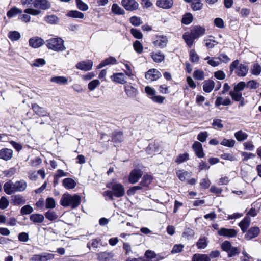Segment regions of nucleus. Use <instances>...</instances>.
<instances>
[{
	"label": "nucleus",
	"instance_id": "f257e3e1",
	"mask_svg": "<svg viewBox=\"0 0 261 261\" xmlns=\"http://www.w3.org/2000/svg\"><path fill=\"white\" fill-rule=\"evenodd\" d=\"M81 200V197L77 194L71 195L68 193H65L62 196L60 202L63 206H70L74 209L80 205Z\"/></svg>",
	"mask_w": 261,
	"mask_h": 261
},
{
	"label": "nucleus",
	"instance_id": "f03ea898",
	"mask_svg": "<svg viewBox=\"0 0 261 261\" xmlns=\"http://www.w3.org/2000/svg\"><path fill=\"white\" fill-rule=\"evenodd\" d=\"M229 69L230 74L234 71V73L237 76L244 77L247 74L249 68L244 64H240L239 60L237 59L230 65Z\"/></svg>",
	"mask_w": 261,
	"mask_h": 261
},
{
	"label": "nucleus",
	"instance_id": "7ed1b4c3",
	"mask_svg": "<svg viewBox=\"0 0 261 261\" xmlns=\"http://www.w3.org/2000/svg\"><path fill=\"white\" fill-rule=\"evenodd\" d=\"M64 40L60 37L50 38L46 41V46L49 49L55 51H63L66 49Z\"/></svg>",
	"mask_w": 261,
	"mask_h": 261
},
{
	"label": "nucleus",
	"instance_id": "20e7f679",
	"mask_svg": "<svg viewBox=\"0 0 261 261\" xmlns=\"http://www.w3.org/2000/svg\"><path fill=\"white\" fill-rule=\"evenodd\" d=\"M106 187L111 189L113 195L116 198H121L125 195L124 187L120 183L109 182L107 184Z\"/></svg>",
	"mask_w": 261,
	"mask_h": 261
},
{
	"label": "nucleus",
	"instance_id": "39448f33",
	"mask_svg": "<svg viewBox=\"0 0 261 261\" xmlns=\"http://www.w3.org/2000/svg\"><path fill=\"white\" fill-rule=\"evenodd\" d=\"M121 5L128 11H133L139 8V4L135 0H122Z\"/></svg>",
	"mask_w": 261,
	"mask_h": 261
},
{
	"label": "nucleus",
	"instance_id": "423d86ee",
	"mask_svg": "<svg viewBox=\"0 0 261 261\" xmlns=\"http://www.w3.org/2000/svg\"><path fill=\"white\" fill-rule=\"evenodd\" d=\"M217 233L220 236H223L227 238H231L236 237L237 235L238 232L234 229L221 228L218 231Z\"/></svg>",
	"mask_w": 261,
	"mask_h": 261
},
{
	"label": "nucleus",
	"instance_id": "0eeeda50",
	"mask_svg": "<svg viewBox=\"0 0 261 261\" xmlns=\"http://www.w3.org/2000/svg\"><path fill=\"white\" fill-rule=\"evenodd\" d=\"M142 176V171L140 169H135L130 172L128 177V181L130 184H135L138 181Z\"/></svg>",
	"mask_w": 261,
	"mask_h": 261
},
{
	"label": "nucleus",
	"instance_id": "6e6552de",
	"mask_svg": "<svg viewBox=\"0 0 261 261\" xmlns=\"http://www.w3.org/2000/svg\"><path fill=\"white\" fill-rule=\"evenodd\" d=\"M245 232L246 233L244 236L245 239L246 240H251L259 235L260 229L257 226L252 227Z\"/></svg>",
	"mask_w": 261,
	"mask_h": 261
},
{
	"label": "nucleus",
	"instance_id": "1a4fd4ad",
	"mask_svg": "<svg viewBox=\"0 0 261 261\" xmlns=\"http://www.w3.org/2000/svg\"><path fill=\"white\" fill-rule=\"evenodd\" d=\"M124 91L128 97L135 98L139 93L138 89L130 84L124 86Z\"/></svg>",
	"mask_w": 261,
	"mask_h": 261
},
{
	"label": "nucleus",
	"instance_id": "9d476101",
	"mask_svg": "<svg viewBox=\"0 0 261 261\" xmlns=\"http://www.w3.org/2000/svg\"><path fill=\"white\" fill-rule=\"evenodd\" d=\"M161 76V73L156 69H150L145 74V78L150 81H156Z\"/></svg>",
	"mask_w": 261,
	"mask_h": 261
},
{
	"label": "nucleus",
	"instance_id": "9b49d317",
	"mask_svg": "<svg viewBox=\"0 0 261 261\" xmlns=\"http://www.w3.org/2000/svg\"><path fill=\"white\" fill-rule=\"evenodd\" d=\"M29 45L34 48H37L42 46L45 42L43 39L39 37H34L29 40Z\"/></svg>",
	"mask_w": 261,
	"mask_h": 261
},
{
	"label": "nucleus",
	"instance_id": "f8f14e48",
	"mask_svg": "<svg viewBox=\"0 0 261 261\" xmlns=\"http://www.w3.org/2000/svg\"><path fill=\"white\" fill-rule=\"evenodd\" d=\"M93 66V62L91 60L83 61L79 62L76 65V67L81 70L85 71L90 70Z\"/></svg>",
	"mask_w": 261,
	"mask_h": 261
},
{
	"label": "nucleus",
	"instance_id": "ddd939ff",
	"mask_svg": "<svg viewBox=\"0 0 261 261\" xmlns=\"http://www.w3.org/2000/svg\"><path fill=\"white\" fill-rule=\"evenodd\" d=\"M32 108L33 111L40 117H45L49 116V113L47 112L45 108L40 107L36 103L32 104Z\"/></svg>",
	"mask_w": 261,
	"mask_h": 261
},
{
	"label": "nucleus",
	"instance_id": "4468645a",
	"mask_svg": "<svg viewBox=\"0 0 261 261\" xmlns=\"http://www.w3.org/2000/svg\"><path fill=\"white\" fill-rule=\"evenodd\" d=\"M168 42V39L166 36H159L156 37L155 40L153 41L154 46L163 48L166 46Z\"/></svg>",
	"mask_w": 261,
	"mask_h": 261
},
{
	"label": "nucleus",
	"instance_id": "2eb2a0df",
	"mask_svg": "<svg viewBox=\"0 0 261 261\" xmlns=\"http://www.w3.org/2000/svg\"><path fill=\"white\" fill-rule=\"evenodd\" d=\"M192 148L198 158H201L204 157V153L203 152L202 146L201 143L198 141H195L192 145Z\"/></svg>",
	"mask_w": 261,
	"mask_h": 261
},
{
	"label": "nucleus",
	"instance_id": "dca6fc26",
	"mask_svg": "<svg viewBox=\"0 0 261 261\" xmlns=\"http://www.w3.org/2000/svg\"><path fill=\"white\" fill-rule=\"evenodd\" d=\"M173 5V0H157L156 5L161 8L168 9L171 8Z\"/></svg>",
	"mask_w": 261,
	"mask_h": 261
},
{
	"label": "nucleus",
	"instance_id": "f3484780",
	"mask_svg": "<svg viewBox=\"0 0 261 261\" xmlns=\"http://www.w3.org/2000/svg\"><path fill=\"white\" fill-rule=\"evenodd\" d=\"M182 38L189 48L192 46L194 40L196 39L193 34L191 32H185L183 34Z\"/></svg>",
	"mask_w": 261,
	"mask_h": 261
},
{
	"label": "nucleus",
	"instance_id": "a211bd4d",
	"mask_svg": "<svg viewBox=\"0 0 261 261\" xmlns=\"http://www.w3.org/2000/svg\"><path fill=\"white\" fill-rule=\"evenodd\" d=\"M111 78L112 81L117 83L124 84L126 83V78L123 73H114L111 76Z\"/></svg>",
	"mask_w": 261,
	"mask_h": 261
},
{
	"label": "nucleus",
	"instance_id": "6ab92c4d",
	"mask_svg": "<svg viewBox=\"0 0 261 261\" xmlns=\"http://www.w3.org/2000/svg\"><path fill=\"white\" fill-rule=\"evenodd\" d=\"M232 103V102L230 98H226L224 99L221 96H218L216 98L215 105L216 107H219L221 105L227 106L231 105Z\"/></svg>",
	"mask_w": 261,
	"mask_h": 261
},
{
	"label": "nucleus",
	"instance_id": "aec40b11",
	"mask_svg": "<svg viewBox=\"0 0 261 261\" xmlns=\"http://www.w3.org/2000/svg\"><path fill=\"white\" fill-rule=\"evenodd\" d=\"M13 151L8 148H4L0 150V159L5 161L10 160L12 157Z\"/></svg>",
	"mask_w": 261,
	"mask_h": 261
},
{
	"label": "nucleus",
	"instance_id": "412c9836",
	"mask_svg": "<svg viewBox=\"0 0 261 261\" xmlns=\"http://www.w3.org/2000/svg\"><path fill=\"white\" fill-rule=\"evenodd\" d=\"M205 29L204 27L201 26H195L190 31L194 36L195 38L197 39L200 36L205 33Z\"/></svg>",
	"mask_w": 261,
	"mask_h": 261
},
{
	"label": "nucleus",
	"instance_id": "4be33fe9",
	"mask_svg": "<svg viewBox=\"0 0 261 261\" xmlns=\"http://www.w3.org/2000/svg\"><path fill=\"white\" fill-rule=\"evenodd\" d=\"M202 84L203 91L206 93H210L215 86L214 82L211 79L204 81Z\"/></svg>",
	"mask_w": 261,
	"mask_h": 261
},
{
	"label": "nucleus",
	"instance_id": "5701e85b",
	"mask_svg": "<svg viewBox=\"0 0 261 261\" xmlns=\"http://www.w3.org/2000/svg\"><path fill=\"white\" fill-rule=\"evenodd\" d=\"M50 7V4L47 0H36L34 8L46 10Z\"/></svg>",
	"mask_w": 261,
	"mask_h": 261
},
{
	"label": "nucleus",
	"instance_id": "b1692460",
	"mask_svg": "<svg viewBox=\"0 0 261 261\" xmlns=\"http://www.w3.org/2000/svg\"><path fill=\"white\" fill-rule=\"evenodd\" d=\"M251 222V220L249 217H245L239 223V226L240 227L242 231L244 233L248 228Z\"/></svg>",
	"mask_w": 261,
	"mask_h": 261
},
{
	"label": "nucleus",
	"instance_id": "393cba45",
	"mask_svg": "<svg viewBox=\"0 0 261 261\" xmlns=\"http://www.w3.org/2000/svg\"><path fill=\"white\" fill-rule=\"evenodd\" d=\"M117 64L116 59L113 57H109L102 61L98 66V68H102L109 65H115Z\"/></svg>",
	"mask_w": 261,
	"mask_h": 261
},
{
	"label": "nucleus",
	"instance_id": "a878e982",
	"mask_svg": "<svg viewBox=\"0 0 261 261\" xmlns=\"http://www.w3.org/2000/svg\"><path fill=\"white\" fill-rule=\"evenodd\" d=\"M151 57L155 63H161L165 59V55L161 51L152 52Z\"/></svg>",
	"mask_w": 261,
	"mask_h": 261
},
{
	"label": "nucleus",
	"instance_id": "bb28decb",
	"mask_svg": "<svg viewBox=\"0 0 261 261\" xmlns=\"http://www.w3.org/2000/svg\"><path fill=\"white\" fill-rule=\"evenodd\" d=\"M11 203L14 205L23 204L25 203V200L21 195H15L12 196Z\"/></svg>",
	"mask_w": 261,
	"mask_h": 261
},
{
	"label": "nucleus",
	"instance_id": "cd10ccee",
	"mask_svg": "<svg viewBox=\"0 0 261 261\" xmlns=\"http://www.w3.org/2000/svg\"><path fill=\"white\" fill-rule=\"evenodd\" d=\"M15 189L16 192H22L24 191L27 188V182L23 179L16 181L15 182Z\"/></svg>",
	"mask_w": 261,
	"mask_h": 261
},
{
	"label": "nucleus",
	"instance_id": "c85d7f7f",
	"mask_svg": "<svg viewBox=\"0 0 261 261\" xmlns=\"http://www.w3.org/2000/svg\"><path fill=\"white\" fill-rule=\"evenodd\" d=\"M192 261H211L210 257L205 254L196 253L193 255Z\"/></svg>",
	"mask_w": 261,
	"mask_h": 261
},
{
	"label": "nucleus",
	"instance_id": "c756f323",
	"mask_svg": "<svg viewBox=\"0 0 261 261\" xmlns=\"http://www.w3.org/2000/svg\"><path fill=\"white\" fill-rule=\"evenodd\" d=\"M30 219L34 223H41L43 222L44 217L42 214H33L30 216Z\"/></svg>",
	"mask_w": 261,
	"mask_h": 261
},
{
	"label": "nucleus",
	"instance_id": "7c9ffc66",
	"mask_svg": "<svg viewBox=\"0 0 261 261\" xmlns=\"http://www.w3.org/2000/svg\"><path fill=\"white\" fill-rule=\"evenodd\" d=\"M112 141L117 143L122 142L123 140V133L121 131L114 132L112 135Z\"/></svg>",
	"mask_w": 261,
	"mask_h": 261
},
{
	"label": "nucleus",
	"instance_id": "2f4dec72",
	"mask_svg": "<svg viewBox=\"0 0 261 261\" xmlns=\"http://www.w3.org/2000/svg\"><path fill=\"white\" fill-rule=\"evenodd\" d=\"M66 16L69 17L79 19H83L84 17V14L83 13L77 10L69 11L66 14Z\"/></svg>",
	"mask_w": 261,
	"mask_h": 261
},
{
	"label": "nucleus",
	"instance_id": "473e14b6",
	"mask_svg": "<svg viewBox=\"0 0 261 261\" xmlns=\"http://www.w3.org/2000/svg\"><path fill=\"white\" fill-rule=\"evenodd\" d=\"M63 185L66 189H72L76 186V182L72 179L67 178L63 179Z\"/></svg>",
	"mask_w": 261,
	"mask_h": 261
},
{
	"label": "nucleus",
	"instance_id": "72a5a7b5",
	"mask_svg": "<svg viewBox=\"0 0 261 261\" xmlns=\"http://www.w3.org/2000/svg\"><path fill=\"white\" fill-rule=\"evenodd\" d=\"M50 82L56 83L59 85L66 84L68 82V79L65 76H54L50 79Z\"/></svg>",
	"mask_w": 261,
	"mask_h": 261
},
{
	"label": "nucleus",
	"instance_id": "f704fd0d",
	"mask_svg": "<svg viewBox=\"0 0 261 261\" xmlns=\"http://www.w3.org/2000/svg\"><path fill=\"white\" fill-rule=\"evenodd\" d=\"M112 12L116 15H124L125 11L117 4H113L111 8Z\"/></svg>",
	"mask_w": 261,
	"mask_h": 261
},
{
	"label": "nucleus",
	"instance_id": "c9c22d12",
	"mask_svg": "<svg viewBox=\"0 0 261 261\" xmlns=\"http://www.w3.org/2000/svg\"><path fill=\"white\" fill-rule=\"evenodd\" d=\"M8 38L12 41H16L18 40L21 37L20 33L16 31H10L8 35Z\"/></svg>",
	"mask_w": 261,
	"mask_h": 261
},
{
	"label": "nucleus",
	"instance_id": "e433bc0d",
	"mask_svg": "<svg viewBox=\"0 0 261 261\" xmlns=\"http://www.w3.org/2000/svg\"><path fill=\"white\" fill-rule=\"evenodd\" d=\"M44 19L47 23L51 24H57L59 21V18L55 15L46 16Z\"/></svg>",
	"mask_w": 261,
	"mask_h": 261
},
{
	"label": "nucleus",
	"instance_id": "4c0bfd02",
	"mask_svg": "<svg viewBox=\"0 0 261 261\" xmlns=\"http://www.w3.org/2000/svg\"><path fill=\"white\" fill-rule=\"evenodd\" d=\"M152 178L150 175H145L143 176L141 181L140 182V185L142 187H147L149 186L151 182Z\"/></svg>",
	"mask_w": 261,
	"mask_h": 261
},
{
	"label": "nucleus",
	"instance_id": "58836bf2",
	"mask_svg": "<svg viewBox=\"0 0 261 261\" xmlns=\"http://www.w3.org/2000/svg\"><path fill=\"white\" fill-rule=\"evenodd\" d=\"M198 249H205L207 246V240L205 237H200L196 243Z\"/></svg>",
	"mask_w": 261,
	"mask_h": 261
},
{
	"label": "nucleus",
	"instance_id": "ea45409f",
	"mask_svg": "<svg viewBox=\"0 0 261 261\" xmlns=\"http://www.w3.org/2000/svg\"><path fill=\"white\" fill-rule=\"evenodd\" d=\"M44 216L47 219L50 221H55L58 218L57 213L53 211H48L45 213Z\"/></svg>",
	"mask_w": 261,
	"mask_h": 261
},
{
	"label": "nucleus",
	"instance_id": "a19ab883",
	"mask_svg": "<svg viewBox=\"0 0 261 261\" xmlns=\"http://www.w3.org/2000/svg\"><path fill=\"white\" fill-rule=\"evenodd\" d=\"M22 12V10L16 7H13L7 12V15L9 18H12L16 16L17 14H20Z\"/></svg>",
	"mask_w": 261,
	"mask_h": 261
},
{
	"label": "nucleus",
	"instance_id": "79ce46f5",
	"mask_svg": "<svg viewBox=\"0 0 261 261\" xmlns=\"http://www.w3.org/2000/svg\"><path fill=\"white\" fill-rule=\"evenodd\" d=\"M234 136L238 141H242L246 140L248 135L246 133L243 132L242 130H239L235 133Z\"/></svg>",
	"mask_w": 261,
	"mask_h": 261
},
{
	"label": "nucleus",
	"instance_id": "37998d69",
	"mask_svg": "<svg viewBox=\"0 0 261 261\" xmlns=\"http://www.w3.org/2000/svg\"><path fill=\"white\" fill-rule=\"evenodd\" d=\"M12 181L11 180H9L8 181L5 182L4 185V190L5 192L8 195H11L13 194V191L12 190Z\"/></svg>",
	"mask_w": 261,
	"mask_h": 261
},
{
	"label": "nucleus",
	"instance_id": "c03bdc74",
	"mask_svg": "<svg viewBox=\"0 0 261 261\" xmlns=\"http://www.w3.org/2000/svg\"><path fill=\"white\" fill-rule=\"evenodd\" d=\"M193 19V15L191 13H187L183 16L181 22L184 24L188 25L192 22Z\"/></svg>",
	"mask_w": 261,
	"mask_h": 261
},
{
	"label": "nucleus",
	"instance_id": "a18cd8bd",
	"mask_svg": "<svg viewBox=\"0 0 261 261\" xmlns=\"http://www.w3.org/2000/svg\"><path fill=\"white\" fill-rule=\"evenodd\" d=\"M56 206V202L52 197H48L45 200V207L47 209H53Z\"/></svg>",
	"mask_w": 261,
	"mask_h": 261
},
{
	"label": "nucleus",
	"instance_id": "49530a36",
	"mask_svg": "<svg viewBox=\"0 0 261 261\" xmlns=\"http://www.w3.org/2000/svg\"><path fill=\"white\" fill-rule=\"evenodd\" d=\"M229 94L231 97L232 100L235 101H239V100H241L243 97H242V94L241 92H236L232 90L229 92Z\"/></svg>",
	"mask_w": 261,
	"mask_h": 261
},
{
	"label": "nucleus",
	"instance_id": "de8ad7c7",
	"mask_svg": "<svg viewBox=\"0 0 261 261\" xmlns=\"http://www.w3.org/2000/svg\"><path fill=\"white\" fill-rule=\"evenodd\" d=\"M250 72L253 75H259L261 72V66L257 63L254 64L251 67Z\"/></svg>",
	"mask_w": 261,
	"mask_h": 261
},
{
	"label": "nucleus",
	"instance_id": "09e8293b",
	"mask_svg": "<svg viewBox=\"0 0 261 261\" xmlns=\"http://www.w3.org/2000/svg\"><path fill=\"white\" fill-rule=\"evenodd\" d=\"M193 77L198 81H202L204 79V72L201 70H196L193 72Z\"/></svg>",
	"mask_w": 261,
	"mask_h": 261
},
{
	"label": "nucleus",
	"instance_id": "8fccbe9b",
	"mask_svg": "<svg viewBox=\"0 0 261 261\" xmlns=\"http://www.w3.org/2000/svg\"><path fill=\"white\" fill-rule=\"evenodd\" d=\"M75 1L76 7H77V9H79V10L83 11H85L88 9V8H89L88 6L86 3L83 2L82 0H75Z\"/></svg>",
	"mask_w": 261,
	"mask_h": 261
},
{
	"label": "nucleus",
	"instance_id": "3c124183",
	"mask_svg": "<svg viewBox=\"0 0 261 261\" xmlns=\"http://www.w3.org/2000/svg\"><path fill=\"white\" fill-rule=\"evenodd\" d=\"M195 234L194 231L193 229L187 228L185 229L182 234V237L185 239H189L192 238Z\"/></svg>",
	"mask_w": 261,
	"mask_h": 261
},
{
	"label": "nucleus",
	"instance_id": "603ef678",
	"mask_svg": "<svg viewBox=\"0 0 261 261\" xmlns=\"http://www.w3.org/2000/svg\"><path fill=\"white\" fill-rule=\"evenodd\" d=\"M203 4L201 0H193L192 3V8L194 11L200 10L202 8Z\"/></svg>",
	"mask_w": 261,
	"mask_h": 261
},
{
	"label": "nucleus",
	"instance_id": "864d4df0",
	"mask_svg": "<svg viewBox=\"0 0 261 261\" xmlns=\"http://www.w3.org/2000/svg\"><path fill=\"white\" fill-rule=\"evenodd\" d=\"M246 86V83L244 82H240L237 84H234L233 90L232 91L241 92Z\"/></svg>",
	"mask_w": 261,
	"mask_h": 261
},
{
	"label": "nucleus",
	"instance_id": "5fc2aeb1",
	"mask_svg": "<svg viewBox=\"0 0 261 261\" xmlns=\"http://www.w3.org/2000/svg\"><path fill=\"white\" fill-rule=\"evenodd\" d=\"M133 47L138 54H141L143 52V47L139 41H135L133 43Z\"/></svg>",
	"mask_w": 261,
	"mask_h": 261
},
{
	"label": "nucleus",
	"instance_id": "6e6d98bb",
	"mask_svg": "<svg viewBox=\"0 0 261 261\" xmlns=\"http://www.w3.org/2000/svg\"><path fill=\"white\" fill-rule=\"evenodd\" d=\"M221 247L223 251L227 253L233 246L229 241H225L221 244Z\"/></svg>",
	"mask_w": 261,
	"mask_h": 261
},
{
	"label": "nucleus",
	"instance_id": "4d7b16f0",
	"mask_svg": "<svg viewBox=\"0 0 261 261\" xmlns=\"http://www.w3.org/2000/svg\"><path fill=\"white\" fill-rule=\"evenodd\" d=\"M33 211V208L30 205H26L23 206L20 211L22 215L30 214Z\"/></svg>",
	"mask_w": 261,
	"mask_h": 261
},
{
	"label": "nucleus",
	"instance_id": "13d9d810",
	"mask_svg": "<svg viewBox=\"0 0 261 261\" xmlns=\"http://www.w3.org/2000/svg\"><path fill=\"white\" fill-rule=\"evenodd\" d=\"M130 22L134 26H139L142 24L141 18L139 17L134 16H132L129 19Z\"/></svg>",
	"mask_w": 261,
	"mask_h": 261
},
{
	"label": "nucleus",
	"instance_id": "bf43d9fd",
	"mask_svg": "<svg viewBox=\"0 0 261 261\" xmlns=\"http://www.w3.org/2000/svg\"><path fill=\"white\" fill-rule=\"evenodd\" d=\"M9 202L5 196H2L0 199V209H6L9 206Z\"/></svg>",
	"mask_w": 261,
	"mask_h": 261
},
{
	"label": "nucleus",
	"instance_id": "052dcab7",
	"mask_svg": "<svg viewBox=\"0 0 261 261\" xmlns=\"http://www.w3.org/2000/svg\"><path fill=\"white\" fill-rule=\"evenodd\" d=\"M102 194L107 201L114 200V195H113L112 190H106L104 191Z\"/></svg>",
	"mask_w": 261,
	"mask_h": 261
},
{
	"label": "nucleus",
	"instance_id": "680f3d73",
	"mask_svg": "<svg viewBox=\"0 0 261 261\" xmlns=\"http://www.w3.org/2000/svg\"><path fill=\"white\" fill-rule=\"evenodd\" d=\"M41 254V261H48L54 258V254L47 252L42 253Z\"/></svg>",
	"mask_w": 261,
	"mask_h": 261
},
{
	"label": "nucleus",
	"instance_id": "e2e57ef3",
	"mask_svg": "<svg viewBox=\"0 0 261 261\" xmlns=\"http://www.w3.org/2000/svg\"><path fill=\"white\" fill-rule=\"evenodd\" d=\"M235 144V141L233 139H224L221 142L222 145L228 147H232Z\"/></svg>",
	"mask_w": 261,
	"mask_h": 261
},
{
	"label": "nucleus",
	"instance_id": "0e129e2a",
	"mask_svg": "<svg viewBox=\"0 0 261 261\" xmlns=\"http://www.w3.org/2000/svg\"><path fill=\"white\" fill-rule=\"evenodd\" d=\"M99 85L100 81L98 80H93L89 82L88 85V87L89 90L93 91Z\"/></svg>",
	"mask_w": 261,
	"mask_h": 261
},
{
	"label": "nucleus",
	"instance_id": "69168bd1",
	"mask_svg": "<svg viewBox=\"0 0 261 261\" xmlns=\"http://www.w3.org/2000/svg\"><path fill=\"white\" fill-rule=\"evenodd\" d=\"M189 160V154L187 153H185L184 154H181L179 155L176 160L175 162L177 163H181L187 160Z\"/></svg>",
	"mask_w": 261,
	"mask_h": 261
},
{
	"label": "nucleus",
	"instance_id": "338daca9",
	"mask_svg": "<svg viewBox=\"0 0 261 261\" xmlns=\"http://www.w3.org/2000/svg\"><path fill=\"white\" fill-rule=\"evenodd\" d=\"M130 33L133 35V36L137 39H142L143 37V35L141 32L140 30H137L136 29L132 28L130 30Z\"/></svg>",
	"mask_w": 261,
	"mask_h": 261
},
{
	"label": "nucleus",
	"instance_id": "774afa93",
	"mask_svg": "<svg viewBox=\"0 0 261 261\" xmlns=\"http://www.w3.org/2000/svg\"><path fill=\"white\" fill-rule=\"evenodd\" d=\"M246 86L250 89H255L259 86V84L255 80H251L247 83Z\"/></svg>",
	"mask_w": 261,
	"mask_h": 261
}]
</instances>
